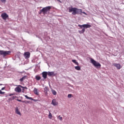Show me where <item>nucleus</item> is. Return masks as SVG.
Listing matches in <instances>:
<instances>
[{
	"instance_id": "obj_1",
	"label": "nucleus",
	"mask_w": 124,
	"mask_h": 124,
	"mask_svg": "<svg viewBox=\"0 0 124 124\" xmlns=\"http://www.w3.org/2000/svg\"><path fill=\"white\" fill-rule=\"evenodd\" d=\"M68 12L69 13H71L73 15H76L77 14H81V13H83L85 15H87V14L85 12H82L81 9H78L76 7H73L71 6L68 8Z\"/></svg>"
},
{
	"instance_id": "obj_2",
	"label": "nucleus",
	"mask_w": 124,
	"mask_h": 124,
	"mask_svg": "<svg viewBox=\"0 0 124 124\" xmlns=\"http://www.w3.org/2000/svg\"><path fill=\"white\" fill-rule=\"evenodd\" d=\"M51 6H46V7L43 8L42 10L40 11L39 14H44V15H45V14H47L48 12H50V10H51Z\"/></svg>"
},
{
	"instance_id": "obj_3",
	"label": "nucleus",
	"mask_w": 124,
	"mask_h": 124,
	"mask_svg": "<svg viewBox=\"0 0 124 124\" xmlns=\"http://www.w3.org/2000/svg\"><path fill=\"white\" fill-rule=\"evenodd\" d=\"M91 63H93L94 66H95L96 67H101V64H100V63H99V62H97L94 60L91 59Z\"/></svg>"
},
{
	"instance_id": "obj_4",
	"label": "nucleus",
	"mask_w": 124,
	"mask_h": 124,
	"mask_svg": "<svg viewBox=\"0 0 124 124\" xmlns=\"http://www.w3.org/2000/svg\"><path fill=\"white\" fill-rule=\"evenodd\" d=\"M10 53H11V51H10L0 50V55L3 56L4 57L7 56V55H9Z\"/></svg>"
},
{
	"instance_id": "obj_5",
	"label": "nucleus",
	"mask_w": 124,
	"mask_h": 124,
	"mask_svg": "<svg viewBox=\"0 0 124 124\" xmlns=\"http://www.w3.org/2000/svg\"><path fill=\"white\" fill-rule=\"evenodd\" d=\"M78 27H79L80 29H88L89 28H91L92 26L90 24H83L82 25H78Z\"/></svg>"
},
{
	"instance_id": "obj_6",
	"label": "nucleus",
	"mask_w": 124,
	"mask_h": 124,
	"mask_svg": "<svg viewBox=\"0 0 124 124\" xmlns=\"http://www.w3.org/2000/svg\"><path fill=\"white\" fill-rule=\"evenodd\" d=\"M1 17L3 20H6L9 16L6 13H3L1 15Z\"/></svg>"
},
{
	"instance_id": "obj_7",
	"label": "nucleus",
	"mask_w": 124,
	"mask_h": 124,
	"mask_svg": "<svg viewBox=\"0 0 124 124\" xmlns=\"http://www.w3.org/2000/svg\"><path fill=\"white\" fill-rule=\"evenodd\" d=\"M113 65L117 68V69H121L122 68V65L119 63H113Z\"/></svg>"
},
{
	"instance_id": "obj_8",
	"label": "nucleus",
	"mask_w": 124,
	"mask_h": 124,
	"mask_svg": "<svg viewBox=\"0 0 124 124\" xmlns=\"http://www.w3.org/2000/svg\"><path fill=\"white\" fill-rule=\"evenodd\" d=\"M42 74V77L44 78V79H47V75H48L47 72H43Z\"/></svg>"
},
{
	"instance_id": "obj_9",
	"label": "nucleus",
	"mask_w": 124,
	"mask_h": 124,
	"mask_svg": "<svg viewBox=\"0 0 124 124\" xmlns=\"http://www.w3.org/2000/svg\"><path fill=\"white\" fill-rule=\"evenodd\" d=\"M31 56V53L30 52H26L24 53V56L25 59H29Z\"/></svg>"
},
{
	"instance_id": "obj_10",
	"label": "nucleus",
	"mask_w": 124,
	"mask_h": 124,
	"mask_svg": "<svg viewBox=\"0 0 124 124\" xmlns=\"http://www.w3.org/2000/svg\"><path fill=\"white\" fill-rule=\"evenodd\" d=\"M51 104L53 105L54 106H57L58 105V103L57 102V100L56 99H53L51 102Z\"/></svg>"
},
{
	"instance_id": "obj_11",
	"label": "nucleus",
	"mask_w": 124,
	"mask_h": 124,
	"mask_svg": "<svg viewBox=\"0 0 124 124\" xmlns=\"http://www.w3.org/2000/svg\"><path fill=\"white\" fill-rule=\"evenodd\" d=\"M15 113L16 114H17V115H19V116H21L22 114H21V112L19 111V108L18 107H16L15 108Z\"/></svg>"
},
{
	"instance_id": "obj_12",
	"label": "nucleus",
	"mask_w": 124,
	"mask_h": 124,
	"mask_svg": "<svg viewBox=\"0 0 124 124\" xmlns=\"http://www.w3.org/2000/svg\"><path fill=\"white\" fill-rule=\"evenodd\" d=\"M47 75L50 77L55 76V72H47Z\"/></svg>"
},
{
	"instance_id": "obj_13",
	"label": "nucleus",
	"mask_w": 124,
	"mask_h": 124,
	"mask_svg": "<svg viewBox=\"0 0 124 124\" xmlns=\"http://www.w3.org/2000/svg\"><path fill=\"white\" fill-rule=\"evenodd\" d=\"M15 91L16 93H21V92H22V89L20 87H17L15 88Z\"/></svg>"
},
{
	"instance_id": "obj_14",
	"label": "nucleus",
	"mask_w": 124,
	"mask_h": 124,
	"mask_svg": "<svg viewBox=\"0 0 124 124\" xmlns=\"http://www.w3.org/2000/svg\"><path fill=\"white\" fill-rule=\"evenodd\" d=\"M33 92L36 95H38L39 94V92H38V90L36 88H34Z\"/></svg>"
},
{
	"instance_id": "obj_15",
	"label": "nucleus",
	"mask_w": 124,
	"mask_h": 124,
	"mask_svg": "<svg viewBox=\"0 0 124 124\" xmlns=\"http://www.w3.org/2000/svg\"><path fill=\"white\" fill-rule=\"evenodd\" d=\"M27 77H28L27 76H25L23 77H22L21 78H20L19 79L20 82H23V81H24L25 80V79H26L27 78Z\"/></svg>"
},
{
	"instance_id": "obj_16",
	"label": "nucleus",
	"mask_w": 124,
	"mask_h": 124,
	"mask_svg": "<svg viewBox=\"0 0 124 124\" xmlns=\"http://www.w3.org/2000/svg\"><path fill=\"white\" fill-rule=\"evenodd\" d=\"M35 79L36 80H37V81H39V80H40L41 79V77L37 75L35 76Z\"/></svg>"
},
{
	"instance_id": "obj_17",
	"label": "nucleus",
	"mask_w": 124,
	"mask_h": 124,
	"mask_svg": "<svg viewBox=\"0 0 124 124\" xmlns=\"http://www.w3.org/2000/svg\"><path fill=\"white\" fill-rule=\"evenodd\" d=\"M72 62H74V63H75V64H76L77 65H79V63L78 62H77V61H76V60H72Z\"/></svg>"
},
{
	"instance_id": "obj_18",
	"label": "nucleus",
	"mask_w": 124,
	"mask_h": 124,
	"mask_svg": "<svg viewBox=\"0 0 124 124\" xmlns=\"http://www.w3.org/2000/svg\"><path fill=\"white\" fill-rule=\"evenodd\" d=\"M85 29L83 28L81 31H78V32L81 34V33H84V32H85Z\"/></svg>"
},
{
	"instance_id": "obj_19",
	"label": "nucleus",
	"mask_w": 124,
	"mask_h": 124,
	"mask_svg": "<svg viewBox=\"0 0 124 124\" xmlns=\"http://www.w3.org/2000/svg\"><path fill=\"white\" fill-rule=\"evenodd\" d=\"M75 68L76 69V70H81V67H80L79 66H75Z\"/></svg>"
},
{
	"instance_id": "obj_20",
	"label": "nucleus",
	"mask_w": 124,
	"mask_h": 124,
	"mask_svg": "<svg viewBox=\"0 0 124 124\" xmlns=\"http://www.w3.org/2000/svg\"><path fill=\"white\" fill-rule=\"evenodd\" d=\"M52 113H51V112H49V114H48V118L49 119H50V120H51L52 119Z\"/></svg>"
},
{
	"instance_id": "obj_21",
	"label": "nucleus",
	"mask_w": 124,
	"mask_h": 124,
	"mask_svg": "<svg viewBox=\"0 0 124 124\" xmlns=\"http://www.w3.org/2000/svg\"><path fill=\"white\" fill-rule=\"evenodd\" d=\"M52 93L54 95H57V92H56L55 90H52Z\"/></svg>"
},
{
	"instance_id": "obj_22",
	"label": "nucleus",
	"mask_w": 124,
	"mask_h": 124,
	"mask_svg": "<svg viewBox=\"0 0 124 124\" xmlns=\"http://www.w3.org/2000/svg\"><path fill=\"white\" fill-rule=\"evenodd\" d=\"M25 97H26V98H27V99L32 100V98L28 96V95H25Z\"/></svg>"
},
{
	"instance_id": "obj_23",
	"label": "nucleus",
	"mask_w": 124,
	"mask_h": 124,
	"mask_svg": "<svg viewBox=\"0 0 124 124\" xmlns=\"http://www.w3.org/2000/svg\"><path fill=\"white\" fill-rule=\"evenodd\" d=\"M47 92H48V89L47 88H44V93H47Z\"/></svg>"
},
{
	"instance_id": "obj_24",
	"label": "nucleus",
	"mask_w": 124,
	"mask_h": 124,
	"mask_svg": "<svg viewBox=\"0 0 124 124\" xmlns=\"http://www.w3.org/2000/svg\"><path fill=\"white\" fill-rule=\"evenodd\" d=\"M21 102L25 103V104H27V103H30V101H22Z\"/></svg>"
},
{
	"instance_id": "obj_25",
	"label": "nucleus",
	"mask_w": 124,
	"mask_h": 124,
	"mask_svg": "<svg viewBox=\"0 0 124 124\" xmlns=\"http://www.w3.org/2000/svg\"><path fill=\"white\" fill-rule=\"evenodd\" d=\"M58 119H59V120H60V121H62V117H61V115H59L58 117Z\"/></svg>"
},
{
	"instance_id": "obj_26",
	"label": "nucleus",
	"mask_w": 124,
	"mask_h": 124,
	"mask_svg": "<svg viewBox=\"0 0 124 124\" xmlns=\"http://www.w3.org/2000/svg\"><path fill=\"white\" fill-rule=\"evenodd\" d=\"M72 96V94H69L68 95V97L69 98H70V97H71Z\"/></svg>"
},
{
	"instance_id": "obj_27",
	"label": "nucleus",
	"mask_w": 124,
	"mask_h": 124,
	"mask_svg": "<svg viewBox=\"0 0 124 124\" xmlns=\"http://www.w3.org/2000/svg\"><path fill=\"white\" fill-rule=\"evenodd\" d=\"M5 93L1 91V90H0V94H3Z\"/></svg>"
},
{
	"instance_id": "obj_28",
	"label": "nucleus",
	"mask_w": 124,
	"mask_h": 124,
	"mask_svg": "<svg viewBox=\"0 0 124 124\" xmlns=\"http://www.w3.org/2000/svg\"><path fill=\"white\" fill-rule=\"evenodd\" d=\"M1 2H5L6 1V0H0Z\"/></svg>"
},
{
	"instance_id": "obj_29",
	"label": "nucleus",
	"mask_w": 124,
	"mask_h": 124,
	"mask_svg": "<svg viewBox=\"0 0 124 124\" xmlns=\"http://www.w3.org/2000/svg\"><path fill=\"white\" fill-rule=\"evenodd\" d=\"M17 101H19V102H22V100H20V99H17Z\"/></svg>"
},
{
	"instance_id": "obj_30",
	"label": "nucleus",
	"mask_w": 124,
	"mask_h": 124,
	"mask_svg": "<svg viewBox=\"0 0 124 124\" xmlns=\"http://www.w3.org/2000/svg\"><path fill=\"white\" fill-rule=\"evenodd\" d=\"M32 100H33V101H37V100H35V99H32Z\"/></svg>"
},
{
	"instance_id": "obj_31",
	"label": "nucleus",
	"mask_w": 124,
	"mask_h": 124,
	"mask_svg": "<svg viewBox=\"0 0 124 124\" xmlns=\"http://www.w3.org/2000/svg\"><path fill=\"white\" fill-rule=\"evenodd\" d=\"M11 95H13V94H10L9 95L10 96H11Z\"/></svg>"
},
{
	"instance_id": "obj_32",
	"label": "nucleus",
	"mask_w": 124,
	"mask_h": 124,
	"mask_svg": "<svg viewBox=\"0 0 124 124\" xmlns=\"http://www.w3.org/2000/svg\"><path fill=\"white\" fill-rule=\"evenodd\" d=\"M58 0V1H59L60 2H62V1H61V0Z\"/></svg>"
},
{
	"instance_id": "obj_33",
	"label": "nucleus",
	"mask_w": 124,
	"mask_h": 124,
	"mask_svg": "<svg viewBox=\"0 0 124 124\" xmlns=\"http://www.w3.org/2000/svg\"><path fill=\"white\" fill-rule=\"evenodd\" d=\"M18 87H21V88H23V87H22V86L21 85H18Z\"/></svg>"
},
{
	"instance_id": "obj_34",
	"label": "nucleus",
	"mask_w": 124,
	"mask_h": 124,
	"mask_svg": "<svg viewBox=\"0 0 124 124\" xmlns=\"http://www.w3.org/2000/svg\"><path fill=\"white\" fill-rule=\"evenodd\" d=\"M1 90H4V88H2L1 89Z\"/></svg>"
},
{
	"instance_id": "obj_35",
	"label": "nucleus",
	"mask_w": 124,
	"mask_h": 124,
	"mask_svg": "<svg viewBox=\"0 0 124 124\" xmlns=\"http://www.w3.org/2000/svg\"><path fill=\"white\" fill-rule=\"evenodd\" d=\"M0 86H2V84H0Z\"/></svg>"
}]
</instances>
